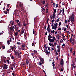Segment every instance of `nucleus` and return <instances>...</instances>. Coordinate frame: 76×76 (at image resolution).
<instances>
[{
  "instance_id": "nucleus-1",
  "label": "nucleus",
  "mask_w": 76,
  "mask_h": 76,
  "mask_svg": "<svg viewBox=\"0 0 76 76\" xmlns=\"http://www.w3.org/2000/svg\"><path fill=\"white\" fill-rule=\"evenodd\" d=\"M19 6L20 7H21V8L22 10H24L23 4H22L21 2L19 3Z\"/></svg>"
},
{
  "instance_id": "nucleus-2",
  "label": "nucleus",
  "mask_w": 76,
  "mask_h": 76,
  "mask_svg": "<svg viewBox=\"0 0 76 76\" xmlns=\"http://www.w3.org/2000/svg\"><path fill=\"white\" fill-rule=\"evenodd\" d=\"M74 20L75 19L74 17H71V21L72 24L73 23L74 21Z\"/></svg>"
},
{
  "instance_id": "nucleus-3",
  "label": "nucleus",
  "mask_w": 76,
  "mask_h": 76,
  "mask_svg": "<svg viewBox=\"0 0 76 76\" xmlns=\"http://www.w3.org/2000/svg\"><path fill=\"white\" fill-rule=\"evenodd\" d=\"M52 38V37L51 35H50V34H49V36H48V40H49V41L51 40V39Z\"/></svg>"
},
{
  "instance_id": "nucleus-4",
  "label": "nucleus",
  "mask_w": 76,
  "mask_h": 76,
  "mask_svg": "<svg viewBox=\"0 0 76 76\" xmlns=\"http://www.w3.org/2000/svg\"><path fill=\"white\" fill-rule=\"evenodd\" d=\"M64 61H63V59H61V62H60V64L61 66H62L64 65Z\"/></svg>"
},
{
  "instance_id": "nucleus-5",
  "label": "nucleus",
  "mask_w": 76,
  "mask_h": 76,
  "mask_svg": "<svg viewBox=\"0 0 76 76\" xmlns=\"http://www.w3.org/2000/svg\"><path fill=\"white\" fill-rule=\"evenodd\" d=\"M74 65H75V64H74V62L72 61V64H71V68L72 69L74 68Z\"/></svg>"
},
{
  "instance_id": "nucleus-6",
  "label": "nucleus",
  "mask_w": 76,
  "mask_h": 76,
  "mask_svg": "<svg viewBox=\"0 0 76 76\" xmlns=\"http://www.w3.org/2000/svg\"><path fill=\"white\" fill-rule=\"evenodd\" d=\"M11 32H14V29L12 28V27H10L9 28Z\"/></svg>"
},
{
  "instance_id": "nucleus-7",
  "label": "nucleus",
  "mask_w": 76,
  "mask_h": 76,
  "mask_svg": "<svg viewBox=\"0 0 76 76\" xmlns=\"http://www.w3.org/2000/svg\"><path fill=\"white\" fill-rule=\"evenodd\" d=\"M12 20L11 21L10 23L11 25V24H12V25H14V26H16V25L14 24V21H12Z\"/></svg>"
},
{
  "instance_id": "nucleus-8",
  "label": "nucleus",
  "mask_w": 76,
  "mask_h": 76,
  "mask_svg": "<svg viewBox=\"0 0 76 76\" xmlns=\"http://www.w3.org/2000/svg\"><path fill=\"white\" fill-rule=\"evenodd\" d=\"M4 67L5 69H7V68H8V66L6 64H4Z\"/></svg>"
},
{
  "instance_id": "nucleus-9",
  "label": "nucleus",
  "mask_w": 76,
  "mask_h": 76,
  "mask_svg": "<svg viewBox=\"0 0 76 76\" xmlns=\"http://www.w3.org/2000/svg\"><path fill=\"white\" fill-rule=\"evenodd\" d=\"M75 44V41L74 40V39H73L72 41V46H74Z\"/></svg>"
},
{
  "instance_id": "nucleus-10",
  "label": "nucleus",
  "mask_w": 76,
  "mask_h": 76,
  "mask_svg": "<svg viewBox=\"0 0 76 76\" xmlns=\"http://www.w3.org/2000/svg\"><path fill=\"white\" fill-rule=\"evenodd\" d=\"M40 60L42 63H43L44 62V61L42 58H40Z\"/></svg>"
},
{
  "instance_id": "nucleus-11",
  "label": "nucleus",
  "mask_w": 76,
  "mask_h": 76,
  "mask_svg": "<svg viewBox=\"0 0 76 76\" xmlns=\"http://www.w3.org/2000/svg\"><path fill=\"white\" fill-rule=\"evenodd\" d=\"M49 42H50L49 43H51V42H54V39H50V40L49 41Z\"/></svg>"
},
{
  "instance_id": "nucleus-12",
  "label": "nucleus",
  "mask_w": 76,
  "mask_h": 76,
  "mask_svg": "<svg viewBox=\"0 0 76 76\" xmlns=\"http://www.w3.org/2000/svg\"><path fill=\"white\" fill-rule=\"evenodd\" d=\"M15 55H16V56H19V53L17 52H16L15 53Z\"/></svg>"
},
{
  "instance_id": "nucleus-13",
  "label": "nucleus",
  "mask_w": 76,
  "mask_h": 76,
  "mask_svg": "<svg viewBox=\"0 0 76 76\" xmlns=\"http://www.w3.org/2000/svg\"><path fill=\"white\" fill-rule=\"evenodd\" d=\"M18 26L19 27H21V24L20 22H19L18 23Z\"/></svg>"
},
{
  "instance_id": "nucleus-14",
  "label": "nucleus",
  "mask_w": 76,
  "mask_h": 76,
  "mask_svg": "<svg viewBox=\"0 0 76 76\" xmlns=\"http://www.w3.org/2000/svg\"><path fill=\"white\" fill-rule=\"evenodd\" d=\"M9 12V11H7V10H5L4 11V13H5V14H7V13H8Z\"/></svg>"
},
{
  "instance_id": "nucleus-15",
  "label": "nucleus",
  "mask_w": 76,
  "mask_h": 76,
  "mask_svg": "<svg viewBox=\"0 0 76 76\" xmlns=\"http://www.w3.org/2000/svg\"><path fill=\"white\" fill-rule=\"evenodd\" d=\"M49 45L50 46H52V45H54L53 43H51L49 42Z\"/></svg>"
},
{
  "instance_id": "nucleus-16",
  "label": "nucleus",
  "mask_w": 76,
  "mask_h": 76,
  "mask_svg": "<svg viewBox=\"0 0 76 76\" xmlns=\"http://www.w3.org/2000/svg\"><path fill=\"white\" fill-rule=\"evenodd\" d=\"M24 30H22L21 31V35H22L23 33H24Z\"/></svg>"
},
{
  "instance_id": "nucleus-17",
  "label": "nucleus",
  "mask_w": 76,
  "mask_h": 76,
  "mask_svg": "<svg viewBox=\"0 0 76 76\" xmlns=\"http://www.w3.org/2000/svg\"><path fill=\"white\" fill-rule=\"evenodd\" d=\"M26 64H28V63H29V61H28V60H27V59L26 60Z\"/></svg>"
},
{
  "instance_id": "nucleus-18",
  "label": "nucleus",
  "mask_w": 76,
  "mask_h": 76,
  "mask_svg": "<svg viewBox=\"0 0 76 76\" xmlns=\"http://www.w3.org/2000/svg\"><path fill=\"white\" fill-rule=\"evenodd\" d=\"M4 63H5L7 62V60L6 59H4Z\"/></svg>"
},
{
  "instance_id": "nucleus-19",
  "label": "nucleus",
  "mask_w": 76,
  "mask_h": 76,
  "mask_svg": "<svg viewBox=\"0 0 76 76\" xmlns=\"http://www.w3.org/2000/svg\"><path fill=\"white\" fill-rule=\"evenodd\" d=\"M74 17H75V13H73L71 16V17H74Z\"/></svg>"
},
{
  "instance_id": "nucleus-20",
  "label": "nucleus",
  "mask_w": 76,
  "mask_h": 76,
  "mask_svg": "<svg viewBox=\"0 0 76 76\" xmlns=\"http://www.w3.org/2000/svg\"><path fill=\"white\" fill-rule=\"evenodd\" d=\"M45 53L46 54H49L48 52L47 51V50L45 49Z\"/></svg>"
},
{
  "instance_id": "nucleus-21",
  "label": "nucleus",
  "mask_w": 76,
  "mask_h": 76,
  "mask_svg": "<svg viewBox=\"0 0 76 76\" xmlns=\"http://www.w3.org/2000/svg\"><path fill=\"white\" fill-rule=\"evenodd\" d=\"M22 65L23 66V67H25L26 66V64L24 63H23L22 64Z\"/></svg>"
},
{
  "instance_id": "nucleus-22",
  "label": "nucleus",
  "mask_w": 76,
  "mask_h": 76,
  "mask_svg": "<svg viewBox=\"0 0 76 76\" xmlns=\"http://www.w3.org/2000/svg\"><path fill=\"white\" fill-rule=\"evenodd\" d=\"M42 63L40 61L38 62V64L39 65H42Z\"/></svg>"
},
{
  "instance_id": "nucleus-23",
  "label": "nucleus",
  "mask_w": 76,
  "mask_h": 76,
  "mask_svg": "<svg viewBox=\"0 0 76 76\" xmlns=\"http://www.w3.org/2000/svg\"><path fill=\"white\" fill-rule=\"evenodd\" d=\"M55 32L54 30H52L51 31V33H54Z\"/></svg>"
},
{
  "instance_id": "nucleus-24",
  "label": "nucleus",
  "mask_w": 76,
  "mask_h": 76,
  "mask_svg": "<svg viewBox=\"0 0 76 76\" xmlns=\"http://www.w3.org/2000/svg\"><path fill=\"white\" fill-rule=\"evenodd\" d=\"M11 49L12 51H13L14 49V47H11Z\"/></svg>"
},
{
  "instance_id": "nucleus-25",
  "label": "nucleus",
  "mask_w": 76,
  "mask_h": 76,
  "mask_svg": "<svg viewBox=\"0 0 76 76\" xmlns=\"http://www.w3.org/2000/svg\"><path fill=\"white\" fill-rule=\"evenodd\" d=\"M10 40H8L7 41V44L8 45H10Z\"/></svg>"
},
{
  "instance_id": "nucleus-26",
  "label": "nucleus",
  "mask_w": 76,
  "mask_h": 76,
  "mask_svg": "<svg viewBox=\"0 0 76 76\" xmlns=\"http://www.w3.org/2000/svg\"><path fill=\"white\" fill-rule=\"evenodd\" d=\"M17 44L18 45H19V46H20V45L21 44V43L20 42H17Z\"/></svg>"
},
{
  "instance_id": "nucleus-27",
  "label": "nucleus",
  "mask_w": 76,
  "mask_h": 76,
  "mask_svg": "<svg viewBox=\"0 0 76 76\" xmlns=\"http://www.w3.org/2000/svg\"><path fill=\"white\" fill-rule=\"evenodd\" d=\"M72 41H73V39H72V38H71L70 39V42H72Z\"/></svg>"
},
{
  "instance_id": "nucleus-28",
  "label": "nucleus",
  "mask_w": 76,
  "mask_h": 76,
  "mask_svg": "<svg viewBox=\"0 0 76 76\" xmlns=\"http://www.w3.org/2000/svg\"><path fill=\"white\" fill-rule=\"evenodd\" d=\"M60 42L61 44V43L63 42V41L62 39H61V40L60 41Z\"/></svg>"
},
{
  "instance_id": "nucleus-29",
  "label": "nucleus",
  "mask_w": 76,
  "mask_h": 76,
  "mask_svg": "<svg viewBox=\"0 0 76 76\" xmlns=\"http://www.w3.org/2000/svg\"><path fill=\"white\" fill-rule=\"evenodd\" d=\"M35 44V42H33L32 44V46H34V44Z\"/></svg>"
},
{
  "instance_id": "nucleus-30",
  "label": "nucleus",
  "mask_w": 76,
  "mask_h": 76,
  "mask_svg": "<svg viewBox=\"0 0 76 76\" xmlns=\"http://www.w3.org/2000/svg\"><path fill=\"white\" fill-rule=\"evenodd\" d=\"M53 39H54L55 41L56 40V39L55 37L54 36H53Z\"/></svg>"
},
{
  "instance_id": "nucleus-31",
  "label": "nucleus",
  "mask_w": 76,
  "mask_h": 76,
  "mask_svg": "<svg viewBox=\"0 0 76 76\" xmlns=\"http://www.w3.org/2000/svg\"><path fill=\"white\" fill-rule=\"evenodd\" d=\"M55 13H53V17H55L56 15H55Z\"/></svg>"
},
{
  "instance_id": "nucleus-32",
  "label": "nucleus",
  "mask_w": 76,
  "mask_h": 76,
  "mask_svg": "<svg viewBox=\"0 0 76 76\" xmlns=\"http://www.w3.org/2000/svg\"><path fill=\"white\" fill-rule=\"evenodd\" d=\"M46 13H48V9H47L46 10Z\"/></svg>"
},
{
  "instance_id": "nucleus-33",
  "label": "nucleus",
  "mask_w": 76,
  "mask_h": 76,
  "mask_svg": "<svg viewBox=\"0 0 76 76\" xmlns=\"http://www.w3.org/2000/svg\"><path fill=\"white\" fill-rule=\"evenodd\" d=\"M23 25L24 26H25V27H26V23L25 22H24Z\"/></svg>"
},
{
  "instance_id": "nucleus-34",
  "label": "nucleus",
  "mask_w": 76,
  "mask_h": 76,
  "mask_svg": "<svg viewBox=\"0 0 76 76\" xmlns=\"http://www.w3.org/2000/svg\"><path fill=\"white\" fill-rule=\"evenodd\" d=\"M2 49H5V46H2Z\"/></svg>"
},
{
  "instance_id": "nucleus-35",
  "label": "nucleus",
  "mask_w": 76,
  "mask_h": 76,
  "mask_svg": "<svg viewBox=\"0 0 76 76\" xmlns=\"http://www.w3.org/2000/svg\"><path fill=\"white\" fill-rule=\"evenodd\" d=\"M45 1H42V3H43V4H45Z\"/></svg>"
},
{
  "instance_id": "nucleus-36",
  "label": "nucleus",
  "mask_w": 76,
  "mask_h": 76,
  "mask_svg": "<svg viewBox=\"0 0 76 76\" xmlns=\"http://www.w3.org/2000/svg\"><path fill=\"white\" fill-rule=\"evenodd\" d=\"M11 58H12V60H14V56H11Z\"/></svg>"
},
{
  "instance_id": "nucleus-37",
  "label": "nucleus",
  "mask_w": 76,
  "mask_h": 76,
  "mask_svg": "<svg viewBox=\"0 0 76 76\" xmlns=\"http://www.w3.org/2000/svg\"><path fill=\"white\" fill-rule=\"evenodd\" d=\"M56 10H55H55H54V12H53V13L56 14Z\"/></svg>"
},
{
  "instance_id": "nucleus-38",
  "label": "nucleus",
  "mask_w": 76,
  "mask_h": 76,
  "mask_svg": "<svg viewBox=\"0 0 76 76\" xmlns=\"http://www.w3.org/2000/svg\"><path fill=\"white\" fill-rule=\"evenodd\" d=\"M53 7H55V3H53Z\"/></svg>"
},
{
  "instance_id": "nucleus-39",
  "label": "nucleus",
  "mask_w": 76,
  "mask_h": 76,
  "mask_svg": "<svg viewBox=\"0 0 76 76\" xmlns=\"http://www.w3.org/2000/svg\"><path fill=\"white\" fill-rule=\"evenodd\" d=\"M70 19H71V18H70V17L69 18V19L68 20H67V22H69L70 20Z\"/></svg>"
},
{
  "instance_id": "nucleus-40",
  "label": "nucleus",
  "mask_w": 76,
  "mask_h": 76,
  "mask_svg": "<svg viewBox=\"0 0 76 76\" xmlns=\"http://www.w3.org/2000/svg\"><path fill=\"white\" fill-rule=\"evenodd\" d=\"M54 25L55 26V27L57 26H58L57 23H55Z\"/></svg>"
},
{
  "instance_id": "nucleus-41",
  "label": "nucleus",
  "mask_w": 76,
  "mask_h": 76,
  "mask_svg": "<svg viewBox=\"0 0 76 76\" xmlns=\"http://www.w3.org/2000/svg\"><path fill=\"white\" fill-rule=\"evenodd\" d=\"M59 20H60V19L59 18L57 19L56 20V21L57 22H58Z\"/></svg>"
},
{
  "instance_id": "nucleus-42",
  "label": "nucleus",
  "mask_w": 76,
  "mask_h": 76,
  "mask_svg": "<svg viewBox=\"0 0 76 76\" xmlns=\"http://www.w3.org/2000/svg\"><path fill=\"white\" fill-rule=\"evenodd\" d=\"M58 37H59V34H57V35L56 36V38H58Z\"/></svg>"
},
{
  "instance_id": "nucleus-43",
  "label": "nucleus",
  "mask_w": 76,
  "mask_h": 76,
  "mask_svg": "<svg viewBox=\"0 0 76 76\" xmlns=\"http://www.w3.org/2000/svg\"><path fill=\"white\" fill-rule=\"evenodd\" d=\"M52 65H53V66H55V64H54V61H53L52 62Z\"/></svg>"
},
{
  "instance_id": "nucleus-44",
  "label": "nucleus",
  "mask_w": 76,
  "mask_h": 76,
  "mask_svg": "<svg viewBox=\"0 0 76 76\" xmlns=\"http://www.w3.org/2000/svg\"><path fill=\"white\" fill-rule=\"evenodd\" d=\"M11 51H10V50H8L7 51V53H11Z\"/></svg>"
},
{
  "instance_id": "nucleus-45",
  "label": "nucleus",
  "mask_w": 76,
  "mask_h": 76,
  "mask_svg": "<svg viewBox=\"0 0 76 76\" xmlns=\"http://www.w3.org/2000/svg\"><path fill=\"white\" fill-rule=\"evenodd\" d=\"M57 33H58L57 31H56L55 33V35H56Z\"/></svg>"
},
{
  "instance_id": "nucleus-46",
  "label": "nucleus",
  "mask_w": 76,
  "mask_h": 76,
  "mask_svg": "<svg viewBox=\"0 0 76 76\" xmlns=\"http://www.w3.org/2000/svg\"><path fill=\"white\" fill-rule=\"evenodd\" d=\"M50 18H51V19L52 20V19H53V16L51 15L50 16Z\"/></svg>"
},
{
  "instance_id": "nucleus-47",
  "label": "nucleus",
  "mask_w": 76,
  "mask_h": 76,
  "mask_svg": "<svg viewBox=\"0 0 76 76\" xmlns=\"http://www.w3.org/2000/svg\"><path fill=\"white\" fill-rule=\"evenodd\" d=\"M48 50H49V51H50L51 49H50V48H49L48 47Z\"/></svg>"
},
{
  "instance_id": "nucleus-48",
  "label": "nucleus",
  "mask_w": 76,
  "mask_h": 76,
  "mask_svg": "<svg viewBox=\"0 0 76 76\" xmlns=\"http://www.w3.org/2000/svg\"><path fill=\"white\" fill-rule=\"evenodd\" d=\"M61 22H59V26H60V25H61Z\"/></svg>"
},
{
  "instance_id": "nucleus-49",
  "label": "nucleus",
  "mask_w": 76,
  "mask_h": 76,
  "mask_svg": "<svg viewBox=\"0 0 76 76\" xmlns=\"http://www.w3.org/2000/svg\"><path fill=\"white\" fill-rule=\"evenodd\" d=\"M73 56H75V50H74V51H73Z\"/></svg>"
},
{
  "instance_id": "nucleus-50",
  "label": "nucleus",
  "mask_w": 76,
  "mask_h": 76,
  "mask_svg": "<svg viewBox=\"0 0 76 76\" xmlns=\"http://www.w3.org/2000/svg\"><path fill=\"white\" fill-rule=\"evenodd\" d=\"M58 7V4H56V8Z\"/></svg>"
},
{
  "instance_id": "nucleus-51",
  "label": "nucleus",
  "mask_w": 76,
  "mask_h": 76,
  "mask_svg": "<svg viewBox=\"0 0 76 76\" xmlns=\"http://www.w3.org/2000/svg\"><path fill=\"white\" fill-rule=\"evenodd\" d=\"M34 52L35 53H37V52L36 51V50H34Z\"/></svg>"
},
{
  "instance_id": "nucleus-52",
  "label": "nucleus",
  "mask_w": 76,
  "mask_h": 76,
  "mask_svg": "<svg viewBox=\"0 0 76 76\" xmlns=\"http://www.w3.org/2000/svg\"><path fill=\"white\" fill-rule=\"evenodd\" d=\"M10 4H8V5H7V7H9V6H10Z\"/></svg>"
},
{
  "instance_id": "nucleus-53",
  "label": "nucleus",
  "mask_w": 76,
  "mask_h": 76,
  "mask_svg": "<svg viewBox=\"0 0 76 76\" xmlns=\"http://www.w3.org/2000/svg\"><path fill=\"white\" fill-rule=\"evenodd\" d=\"M11 70H13V67H11Z\"/></svg>"
},
{
  "instance_id": "nucleus-54",
  "label": "nucleus",
  "mask_w": 76,
  "mask_h": 76,
  "mask_svg": "<svg viewBox=\"0 0 76 76\" xmlns=\"http://www.w3.org/2000/svg\"><path fill=\"white\" fill-rule=\"evenodd\" d=\"M50 29H48V32L49 34H50Z\"/></svg>"
},
{
  "instance_id": "nucleus-55",
  "label": "nucleus",
  "mask_w": 76,
  "mask_h": 76,
  "mask_svg": "<svg viewBox=\"0 0 76 76\" xmlns=\"http://www.w3.org/2000/svg\"><path fill=\"white\" fill-rule=\"evenodd\" d=\"M18 28H17V27H15V30L16 31H18Z\"/></svg>"
},
{
  "instance_id": "nucleus-56",
  "label": "nucleus",
  "mask_w": 76,
  "mask_h": 76,
  "mask_svg": "<svg viewBox=\"0 0 76 76\" xmlns=\"http://www.w3.org/2000/svg\"><path fill=\"white\" fill-rule=\"evenodd\" d=\"M15 36H17L18 35V34H17V33H15Z\"/></svg>"
},
{
  "instance_id": "nucleus-57",
  "label": "nucleus",
  "mask_w": 76,
  "mask_h": 76,
  "mask_svg": "<svg viewBox=\"0 0 76 76\" xmlns=\"http://www.w3.org/2000/svg\"><path fill=\"white\" fill-rule=\"evenodd\" d=\"M17 23H18L19 22V20H16Z\"/></svg>"
},
{
  "instance_id": "nucleus-58",
  "label": "nucleus",
  "mask_w": 76,
  "mask_h": 76,
  "mask_svg": "<svg viewBox=\"0 0 76 76\" xmlns=\"http://www.w3.org/2000/svg\"><path fill=\"white\" fill-rule=\"evenodd\" d=\"M47 33H48L47 32H46V33H45V36L47 35Z\"/></svg>"
},
{
  "instance_id": "nucleus-59",
  "label": "nucleus",
  "mask_w": 76,
  "mask_h": 76,
  "mask_svg": "<svg viewBox=\"0 0 76 76\" xmlns=\"http://www.w3.org/2000/svg\"><path fill=\"white\" fill-rule=\"evenodd\" d=\"M65 24H67V21L66 20H65Z\"/></svg>"
},
{
  "instance_id": "nucleus-60",
  "label": "nucleus",
  "mask_w": 76,
  "mask_h": 76,
  "mask_svg": "<svg viewBox=\"0 0 76 76\" xmlns=\"http://www.w3.org/2000/svg\"><path fill=\"white\" fill-rule=\"evenodd\" d=\"M53 22H54V20L53 19V20H52V21H51L52 23H53Z\"/></svg>"
},
{
  "instance_id": "nucleus-61",
  "label": "nucleus",
  "mask_w": 76,
  "mask_h": 76,
  "mask_svg": "<svg viewBox=\"0 0 76 76\" xmlns=\"http://www.w3.org/2000/svg\"><path fill=\"white\" fill-rule=\"evenodd\" d=\"M12 75L13 76H15V75L14 73H12Z\"/></svg>"
},
{
  "instance_id": "nucleus-62",
  "label": "nucleus",
  "mask_w": 76,
  "mask_h": 76,
  "mask_svg": "<svg viewBox=\"0 0 76 76\" xmlns=\"http://www.w3.org/2000/svg\"><path fill=\"white\" fill-rule=\"evenodd\" d=\"M31 55L32 56H34V54L32 53V54H31Z\"/></svg>"
},
{
  "instance_id": "nucleus-63",
  "label": "nucleus",
  "mask_w": 76,
  "mask_h": 76,
  "mask_svg": "<svg viewBox=\"0 0 76 76\" xmlns=\"http://www.w3.org/2000/svg\"><path fill=\"white\" fill-rule=\"evenodd\" d=\"M22 47H24V48L25 47V45H22Z\"/></svg>"
},
{
  "instance_id": "nucleus-64",
  "label": "nucleus",
  "mask_w": 76,
  "mask_h": 76,
  "mask_svg": "<svg viewBox=\"0 0 76 76\" xmlns=\"http://www.w3.org/2000/svg\"><path fill=\"white\" fill-rule=\"evenodd\" d=\"M14 52L15 53L16 52H17V50H14Z\"/></svg>"
}]
</instances>
